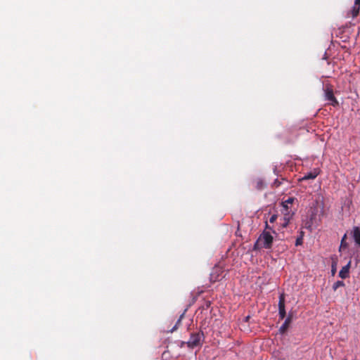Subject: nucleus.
I'll list each match as a JSON object with an SVG mask.
<instances>
[{
    "label": "nucleus",
    "instance_id": "14",
    "mask_svg": "<svg viewBox=\"0 0 360 360\" xmlns=\"http://www.w3.org/2000/svg\"><path fill=\"white\" fill-rule=\"evenodd\" d=\"M277 218H278L277 214H272V215L270 217V218H269V221L271 224H273V223H274V222L276 221Z\"/></svg>",
    "mask_w": 360,
    "mask_h": 360
},
{
    "label": "nucleus",
    "instance_id": "13",
    "mask_svg": "<svg viewBox=\"0 0 360 360\" xmlns=\"http://www.w3.org/2000/svg\"><path fill=\"white\" fill-rule=\"evenodd\" d=\"M345 285V283L342 281H338L335 283H334L333 285V289L334 290H336L338 288L342 287Z\"/></svg>",
    "mask_w": 360,
    "mask_h": 360
},
{
    "label": "nucleus",
    "instance_id": "1",
    "mask_svg": "<svg viewBox=\"0 0 360 360\" xmlns=\"http://www.w3.org/2000/svg\"><path fill=\"white\" fill-rule=\"evenodd\" d=\"M295 200V198L290 197L287 200L282 201V202H281V206H282L281 212L283 214V220H284V223L283 224V227H285L288 224L290 219L294 215V211L292 210V204H293Z\"/></svg>",
    "mask_w": 360,
    "mask_h": 360
},
{
    "label": "nucleus",
    "instance_id": "5",
    "mask_svg": "<svg viewBox=\"0 0 360 360\" xmlns=\"http://www.w3.org/2000/svg\"><path fill=\"white\" fill-rule=\"evenodd\" d=\"M293 319V314L292 312L290 311L288 314L287 318L285 319L284 323L282 324V326L279 328V333L282 335L285 334L287 330H288V328L290 327V325Z\"/></svg>",
    "mask_w": 360,
    "mask_h": 360
},
{
    "label": "nucleus",
    "instance_id": "12",
    "mask_svg": "<svg viewBox=\"0 0 360 360\" xmlns=\"http://www.w3.org/2000/svg\"><path fill=\"white\" fill-rule=\"evenodd\" d=\"M347 234L345 233L343 237L342 238L340 245V251H341L343 249H346L348 248V243H347Z\"/></svg>",
    "mask_w": 360,
    "mask_h": 360
},
{
    "label": "nucleus",
    "instance_id": "15",
    "mask_svg": "<svg viewBox=\"0 0 360 360\" xmlns=\"http://www.w3.org/2000/svg\"><path fill=\"white\" fill-rule=\"evenodd\" d=\"M182 316L177 321L176 325L172 328V329L170 330L172 333L176 330L178 325L181 323Z\"/></svg>",
    "mask_w": 360,
    "mask_h": 360
},
{
    "label": "nucleus",
    "instance_id": "3",
    "mask_svg": "<svg viewBox=\"0 0 360 360\" xmlns=\"http://www.w3.org/2000/svg\"><path fill=\"white\" fill-rule=\"evenodd\" d=\"M274 238L269 231H264L255 244V248H258L260 245L262 248L270 249L272 247Z\"/></svg>",
    "mask_w": 360,
    "mask_h": 360
},
{
    "label": "nucleus",
    "instance_id": "21",
    "mask_svg": "<svg viewBox=\"0 0 360 360\" xmlns=\"http://www.w3.org/2000/svg\"><path fill=\"white\" fill-rule=\"evenodd\" d=\"M360 4V0H356V4Z\"/></svg>",
    "mask_w": 360,
    "mask_h": 360
},
{
    "label": "nucleus",
    "instance_id": "18",
    "mask_svg": "<svg viewBox=\"0 0 360 360\" xmlns=\"http://www.w3.org/2000/svg\"><path fill=\"white\" fill-rule=\"evenodd\" d=\"M185 345H186V342L182 341V342H181V345H180V347H183Z\"/></svg>",
    "mask_w": 360,
    "mask_h": 360
},
{
    "label": "nucleus",
    "instance_id": "10",
    "mask_svg": "<svg viewBox=\"0 0 360 360\" xmlns=\"http://www.w3.org/2000/svg\"><path fill=\"white\" fill-rule=\"evenodd\" d=\"M352 237L354 240L355 243L360 246V228L358 226H355L353 229L352 231Z\"/></svg>",
    "mask_w": 360,
    "mask_h": 360
},
{
    "label": "nucleus",
    "instance_id": "6",
    "mask_svg": "<svg viewBox=\"0 0 360 360\" xmlns=\"http://www.w3.org/2000/svg\"><path fill=\"white\" fill-rule=\"evenodd\" d=\"M278 314H279L280 319H283L286 316V312H285V295H284V294H281L279 296Z\"/></svg>",
    "mask_w": 360,
    "mask_h": 360
},
{
    "label": "nucleus",
    "instance_id": "23",
    "mask_svg": "<svg viewBox=\"0 0 360 360\" xmlns=\"http://www.w3.org/2000/svg\"><path fill=\"white\" fill-rule=\"evenodd\" d=\"M343 360H347V359H343Z\"/></svg>",
    "mask_w": 360,
    "mask_h": 360
},
{
    "label": "nucleus",
    "instance_id": "11",
    "mask_svg": "<svg viewBox=\"0 0 360 360\" xmlns=\"http://www.w3.org/2000/svg\"><path fill=\"white\" fill-rule=\"evenodd\" d=\"M360 11V4H356V0L354 1V6L352 8V10L349 11V13L351 14L352 17L353 18L358 16Z\"/></svg>",
    "mask_w": 360,
    "mask_h": 360
},
{
    "label": "nucleus",
    "instance_id": "22",
    "mask_svg": "<svg viewBox=\"0 0 360 360\" xmlns=\"http://www.w3.org/2000/svg\"><path fill=\"white\" fill-rule=\"evenodd\" d=\"M335 269H332V273H333V274H335Z\"/></svg>",
    "mask_w": 360,
    "mask_h": 360
},
{
    "label": "nucleus",
    "instance_id": "9",
    "mask_svg": "<svg viewBox=\"0 0 360 360\" xmlns=\"http://www.w3.org/2000/svg\"><path fill=\"white\" fill-rule=\"evenodd\" d=\"M350 265H351V262H349L347 265L342 267V269L339 271V276L341 278L344 279V278L349 277Z\"/></svg>",
    "mask_w": 360,
    "mask_h": 360
},
{
    "label": "nucleus",
    "instance_id": "16",
    "mask_svg": "<svg viewBox=\"0 0 360 360\" xmlns=\"http://www.w3.org/2000/svg\"><path fill=\"white\" fill-rule=\"evenodd\" d=\"M302 243V238H297L295 242V245L298 246Z\"/></svg>",
    "mask_w": 360,
    "mask_h": 360
},
{
    "label": "nucleus",
    "instance_id": "20",
    "mask_svg": "<svg viewBox=\"0 0 360 360\" xmlns=\"http://www.w3.org/2000/svg\"><path fill=\"white\" fill-rule=\"evenodd\" d=\"M249 319H250V316H246L245 317V321H248Z\"/></svg>",
    "mask_w": 360,
    "mask_h": 360
},
{
    "label": "nucleus",
    "instance_id": "2",
    "mask_svg": "<svg viewBox=\"0 0 360 360\" xmlns=\"http://www.w3.org/2000/svg\"><path fill=\"white\" fill-rule=\"evenodd\" d=\"M205 341L203 332H193L190 335L189 340L186 342V346L190 349L201 347Z\"/></svg>",
    "mask_w": 360,
    "mask_h": 360
},
{
    "label": "nucleus",
    "instance_id": "17",
    "mask_svg": "<svg viewBox=\"0 0 360 360\" xmlns=\"http://www.w3.org/2000/svg\"><path fill=\"white\" fill-rule=\"evenodd\" d=\"M267 229L269 230V231H272L273 233H275V231L272 230V228L268 224V222L266 221V226H265V230L264 231H267Z\"/></svg>",
    "mask_w": 360,
    "mask_h": 360
},
{
    "label": "nucleus",
    "instance_id": "4",
    "mask_svg": "<svg viewBox=\"0 0 360 360\" xmlns=\"http://www.w3.org/2000/svg\"><path fill=\"white\" fill-rule=\"evenodd\" d=\"M324 97L325 100L328 101L330 102V105H333V107L339 105V102L335 97L333 89L330 86H326L324 89Z\"/></svg>",
    "mask_w": 360,
    "mask_h": 360
},
{
    "label": "nucleus",
    "instance_id": "7",
    "mask_svg": "<svg viewBox=\"0 0 360 360\" xmlns=\"http://www.w3.org/2000/svg\"><path fill=\"white\" fill-rule=\"evenodd\" d=\"M223 270L221 267H214L210 274V279L212 282H216L217 281L219 280V277L221 276Z\"/></svg>",
    "mask_w": 360,
    "mask_h": 360
},
{
    "label": "nucleus",
    "instance_id": "8",
    "mask_svg": "<svg viewBox=\"0 0 360 360\" xmlns=\"http://www.w3.org/2000/svg\"><path fill=\"white\" fill-rule=\"evenodd\" d=\"M319 174V169H314L313 171L308 172L303 177L299 178L297 180H309L315 179Z\"/></svg>",
    "mask_w": 360,
    "mask_h": 360
},
{
    "label": "nucleus",
    "instance_id": "19",
    "mask_svg": "<svg viewBox=\"0 0 360 360\" xmlns=\"http://www.w3.org/2000/svg\"><path fill=\"white\" fill-rule=\"evenodd\" d=\"M281 181H275V184H276V186H279L281 185Z\"/></svg>",
    "mask_w": 360,
    "mask_h": 360
}]
</instances>
